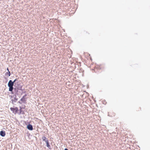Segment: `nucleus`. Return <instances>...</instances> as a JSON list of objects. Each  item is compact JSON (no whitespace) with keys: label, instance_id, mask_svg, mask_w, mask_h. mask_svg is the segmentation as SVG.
<instances>
[{"label":"nucleus","instance_id":"f257e3e1","mask_svg":"<svg viewBox=\"0 0 150 150\" xmlns=\"http://www.w3.org/2000/svg\"><path fill=\"white\" fill-rule=\"evenodd\" d=\"M14 83L11 80H10L9 81L8 85L9 87V91H12L13 89V86L14 85Z\"/></svg>","mask_w":150,"mask_h":150},{"label":"nucleus","instance_id":"f03ea898","mask_svg":"<svg viewBox=\"0 0 150 150\" xmlns=\"http://www.w3.org/2000/svg\"><path fill=\"white\" fill-rule=\"evenodd\" d=\"M27 128L28 129L30 130H32L33 129V126L30 124H28L27 125Z\"/></svg>","mask_w":150,"mask_h":150},{"label":"nucleus","instance_id":"7ed1b4c3","mask_svg":"<svg viewBox=\"0 0 150 150\" xmlns=\"http://www.w3.org/2000/svg\"><path fill=\"white\" fill-rule=\"evenodd\" d=\"M0 135L2 137H4L5 135V132L4 131H1L0 132Z\"/></svg>","mask_w":150,"mask_h":150},{"label":"nucleus","instance_id":"20e7f679","mask_svg":"<svg viewBox=\"0 0 150 150\" xmlns=\"http://www.w3.org/2000/svg\"><path fill=\"white\" fill-rule=\"evenodd\" d=\"M46 144H47V146L49 149H50V145H49V141H46Z\"/></svg>","mask_w":150,"mask_h":150},{"label":"nucleus","instance_id":"39448f33","mask_svg":"<svg viewBox=\"0 0 150 150\" xmlns=\"http://www.w3.org/2000/svg\"><path fill=\"white\" fill-rule=\"evenodd\" d=\"M42 139L43 141H45V142L47 141H48V140L47 139L46 137H42Z\"/></svg>","mask_w":150,"mask_h":150},{"label":"nucleus","instance_id":"423d86ee","mask_svg":"<svg viewBox=\"0 0 150 150\" xmlns=\"http://www.w3.org/2000/svg\"><path fill=\"white\" fill-rule=\"evenodd\" d=\"M6 75H8V76H9L10 75V73L9 71H8V72H7L5 74Z\"/></svg>","mask_w":150,"mask_h":150},{"label":"nucleus","instance_id":"0eeeda50","mask_svg":"<svg viewBox=\"0 0 150 150\" xmlns=\"http://www.w3.org/2000/svg\"><path fill=\"white\" fill-rule=\"evenodd\" d=\"M25 100V99L24 97H23L21 99V100L22 101H23Z\"/></svg>","mask_w":150,"mask_h":150},{"label":"nucleus","instance_id":"6e6552de","mask_svg":"<svg viewBox=\"0 0 150 150\" xmlns=\"http://www.w3.org/2000/svg\"><path fill=\"white\" fill-rule=\"evenodd\" d=\"M18 110V108L17 107L14 108V110H15L16 112H17Z\"/></svg>","mask_w":150,"mask_h":150},{"label":"nucleus","instance_id":"1a4fd4ad","mask_svg":"<svg viewBox=\"0 0 150 150\" xmlns=\"http://www.w3.org/2000/svg\"><path fill=\"white\" fill-rule=\"evenodd\" d=\"M18 80V79H16L13 81V83H14L16 81H17Z\"/></svg>","mask_w":150,"mask_h":150},{"label":"nucleus","instance_id":"9d476101","mask_svg":"<svg viewBox=\"0 0 150 150\" xmlns=\"http://www.w3.org/2000/svg\"><path fill=\"white\" fill-rule=\"evenodd\" d=\"M11 110L12 111H14V108H11Z\"/></svg>","mask_w":150,"mask_h":150},{"label":"nucleus","instance_id":"9b49d317","mask_svg":"<svg viewBox=\"0 0 150 150\" xmlns=\"http://www.w3.org/2000/svg\"><path fill=\"white\" fill-rule=\"evenodd\" d=\"M27 96V95L26 94H25V95L23 97H24L25 98V97L26 96Z\"/></svg>","mask_w":150,"mask_h":150},{"label":"nucleus","instance_id":"f8f14e48","mask_svg":"<svg viewBox=\"0 0 150 150\" xmlns=\"http://www.w3.org/2000/svg\"><path fill=\"white\" fill-rule=\"evenodd\" d=\"M64 150H68V149H67V148H66L65 149H64Z\"/></svg>","mask_w":150,"mask_h":150},{"label":"nucleus","instance_id":"ddd939ff","mask_svg":"<svg viewBox=\"0 0 150 150\" xmlns=\"http://www.w3.org/2000/svg\"><path fill=\"white\" fill-rule=\"evenodd\" d=\"M7 70L8 71H8H9L8 69V68H7Z\"/></svg>","mask_w":150,"mask_h":150},{"label":"nucleus","instance_id":"4468645a","mask_svg":"<svg viewBox=\"0 0 150 150\" xmlns=\"http://www.w3.org/2000/svg\"><path fill=\"white\" fill-rule=\"evenodd\" d=\"M20 108V110L22 109V108H21V107Z\"/></svg>","mask_w":150,"mask_h":150}]
</instances>
